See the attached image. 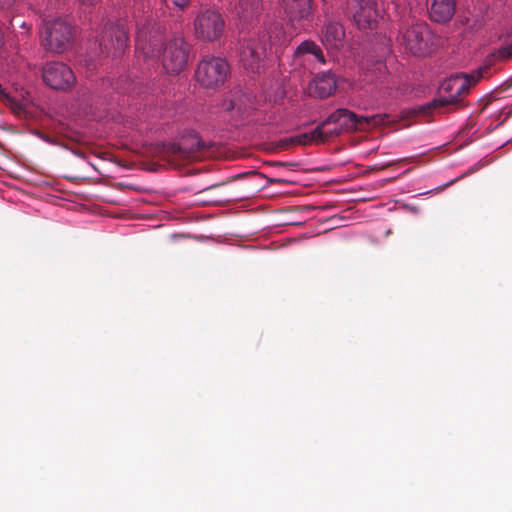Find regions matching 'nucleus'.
Returning a JSON list of instances; mask_svg holds the SVG:
<instances>
[{
    "instance_id": "nucleus-1",
    "label": "nucleus",
    "mask_w": 512,
    "mask_h": 512,
    "mask_svg": "<svg viewBox=\"0 0 512 512\" xmlns=\"http://www.w3.org/2000/svg\"><path fill=\"white\" fill-rule=\"evenodd\" d=\"M135 51L138 57L159 59L162 56L163 69L170 74H179L188 63L189 44L181 34L175 35L167 43L164 33L150 21L137 24Z\"/></svg>"
},
{
    "instance_id": "nucleus-2",
    "label": "nucleus",
    "mask_w": 512,
    "mask_h": 512,
    "mask_svg": "<svg viewBox=\"0 0 512 512\" xmlns=\"http://www.w3.org/2000/svg\"><path fill=\"white\" fill-rule=\"evenodd\" d=\"M290 42V37L279 22L266 23L257 37L245 39L240 48V61L243 67L260 74L265 68V60L273 47H284Z\"/></svg>"
},
{
    "instance_id": "nucleus-3",
    "label": "nucleus",
    "mask_w": 512,
    "mask_h": 512,
    "mask_svg": "<svg viewBox=\"0 0 512 512\" xmlns=\"http://www.w3.org/2000/svg\"><path fill=\"white\" fill-rule=\"evenodd\" d=\"M129 30L127 18L107 21L98 38L100 54L112 58L124 55L129 47Z\"/></svg>"
},
{
    "instance_id": "nucleus-4",
    "label": "nucleus",
    "mask_w": 512,
    "mask_h": 512,
    "mask_svg": "<svg viewBox=\"0 0 512 512\" xmlns=\"http://www.w3.org/2000/svg\"><path fill=\"white\" fill-rule=\"evenodd\" d=\"M483 77L482 69L471 73H456L447 77L440 85L438 97L431 102V106H446L459 102L463 94Z\"/></svg>"
},
{
    "instance_id": "nucleus-5",
    "label": "nucleus",
    "mask_w": 512,
    "mask_h": 512,
    "mask_svg": "<svg viewBox=\"0 0 512 512\" xmlns=\"http://www.w3.org/2000/svg\"><path fill=\"white\" fill-rule=\"evenodd\" d=\"M193 14V26L197 39L214 42L222 37L225 30V20L217 9L200 4Z\"/></svg>"
},
{
    "instance_id": "nucleus-6",
    "label": "nucleus",
    "mask_w": 512,
    "mask_h": 512,
    "mask_svg": "<svg viewBox=\"0 0 512 512\" xmlns=\"http://www.w3.org/2000/svg\"><path fill=\"white\" fill-rule=\"evenodd\" d=\"M435 35L425 22L412 24L400 32L399 41L414 56L428 55L435 45Z\"/></svg>"
},
{
    "instance_id": "nucleus-7",
    "label": "nucleus",
    "mask_w": 512,
    "mask_h": 512,
    "mask_svg": "<svg viewBox=\"0 0 512 512\" xmlns=\"http://www.w3.org/2000/svg\"><path fill=\"white\" fill-rule=\"evenodd\" d=\"M43 47L52 53H62L72 44L73 30L71 25L61 19L45 20L43 23Z\"/></svg>"
},
{
    "instance_id": "nucleus-8",
    "label": "nucleus",
    "mask_w": 512,
    "mask_h": 512,
    "mask_svg": "<svg viewBox=\"0 0 512 512\" xmlns=\"http://www.w3.org/2000/svg\"><path fill=\"white\" fill-rule=\"evenodd\" d=\"M230 73L226 59L217 56L204 57L197 66V81L206 88H216L224 84Z\"/></svg>"
},
{
    "instance_id": "nucleus-9",
    "label": "nucleus",
    "mask_w": 512,
    "mask_h": 512,
    "mask_svg": "<svg viewBox=\"0 0 512 512\" xmlns=\"http://www.w3.org/2000/svg\"><path fill=\"white\" fill-rule=\"evenodd\" d=\"M259 108V101L256 95L248 90L237 88L232 91L231 97L225 98L220 103V109L232 113L237 120L247 119L254 111Z\"/></svg>"
},
{
    "instance_id": "nucleus-10",
    "label": "nucleus",
    "mask_w": 512,
    "mask_h": 512,
    "mask_svg": "<svg viewBox=\"0 0 512 512\" xmlns=\"http://www.w3.org/2000/svg\"><path fill=\"white\" fill-rule=\"evenodd\" d=\"M41 73L43 82L54 90L67 91L76 81L72 69L60 61L46 62L42 66Z\"/></svg>"
},
{
    "instance_id": "nucleus-11",
    "label": "nucleus",
    "mask_w": 512,
    "mask_h": 512,
    "mask_svg": "<svg viewBox=\"0 0 512 512\" xmlns=\"http://www.w3.org/2000/svg\"><path fill=\"white\" fill-rule=\"evenodd\" d=\"M281 7L288 23L294 29H304L313 21V0H281Z\"/></svg>"
},
{
    "instance_id": "nucleus-12",
    "label": "nucleus",
    "mask_w": 512,
    "mask_h": 512,
    "mask_svg": "<svg viewBox=\"0 0 512 512\" xmlns=\"http://www.w3.org/2000/svg\"><path fill=\"white\" fill-rule=\"evenodd\" d=\"M348 11L359 29H372L379 16L375 0H349Z\"/></svg>"
},
{
    "instance_id": "nucleus-13",
    "label": "nucleus",
    "mask_w": 512,
    "mask_h": 512,
    "mask_svg": "<svg viewBox=\"0 0 512 512\" xmlns=\"http://www.w3.org/2000/svg\"><path fill=\"white\" fill-rule=\"evenodd\" d=\"M346 108H339L332 112L325 120L322 121L320 125H318L311 133H303L297 135L295 137H291V142L293 144L305 145L312 141H325L329 137V132H324L323 127L328 124H339L341 127V121L343 116L345 115Z\"/></svg>"
},
{
    "instance_id": "nucleus-14",
    "label": "nucleus",
    "mask_w": 512,
    "mask_h": 512,
    "mask_svg": "<svg viewBox=\"0 0 512 512\" xmlns=\"http://www.w3.org/2000/svg\"><path fill=\"white\" fill-rule=\"evenodd\" d=\"M345 115L342 118L341 121V128H335L332 131H329L330 136L339 135L342 131H353L356 130L358 125L362 124L363 122L367 124H375L380 125L385 123L387 116L382 114H376L372 116H358L353 111H350L349 109H345Z\"/></svg>"
},
{
    "instance_id": "nucleus-15",
    "label": "nucleus",
    "mask_w": 512,
    "mask_h": 512,
    "mask_svg": "<svg viewBox=\"0 0 512 512\" xmlns=\"http://www.w3.org/2000/svg\"><path fill=\"white\" fill-rule=\"evenodd\" d=\"M428 17L432 22L445 24L456 12V0H426Z\"/></svg>"
},
{
    "instance_id": "nucleus-16",
    "label": "nucleus",
    "mask_w": 512,
    "mask_h": 512,
    "mask_svg": "<svg viewBox=\"0 0 512 512\" xmlns=\"http://www.w3.org/2000/svg\"><path fill=\"white\" fill-rule=\"evenodd\" d=\"M294 61L304 64L306 61L311 63L325 64L326 59L321 47L312 40L301 42L294 51Z\"/></svg>"
},
{
    "instance_id": "nucleus-17",
    "label": "nucleus",
    "mask_w": 512,
    "mask_h": 512,
    "mask_svg": "<svg viewBox=\"0 0 512 512\" xmlns=\"http://www.w3.org/2000/svg\"><path fill=\"white\" fill-rule=\"evenodd\" d=\"M172 151L175 154H192L206 148V144L195 130H184L179 142L173 143Z\"/></svg>"
},
{
    "instance_id": "nucleus-18",
    "label": "nucleus",
    "mask_w": 512,
    "mask_h": 512,
    "mask_svg": "<svg viewBox=\"0 0 512 512\" xmlns=\"http://www.w3.org/2000/svg\"><path fill=\"white\" fill-rule=\"evenodd\" d=\"M234 11L244 29L261 15L262 2L261 0H237Z\"/></svg>"
},
{
    "instance_id": "nucleus-19",
    "label": "nucleus",
    "mask_w": 512,
    "mask_h": 512,
    "mask_svg": "<svg viewBox=\"0 0 512 512\" xmlns=\"http://www.w3.org/2000/svg\"><path fill=\"white\" fill-rule=\"evenodd\" d=\"M315 93L319 98L329 97L337 88L335 74L325 71L317 74L314 78Z\"/></svg>"
},
{
    "instance_id": "nucleus-20",
    "label": "nucleus",
    "mask_w": 512,
    "mask_h": 512,
    "mask_svg": "<svg viewBox=\"0 0 512 512\" xmlns=\"http://www.w3.org/2000/svg\"><path fill=\"white\" fill-rule=\"evenodd\" d=\"M345 37L343 26L339 22L330 21L325 24L322 43L327 48H338Z\"/></svg>"
},
{
    "instance_id": "nucleus-21",
    "label": "nucleus",
    "mask_w": 512,
    "mask_h": 512,
    "mask_svg": "<svg viewBox=\"0 0 512 512\" xmlns=\"http://www.w3.org/2000/svg\"><path fill=\"white\" fill-rule=\"evenodd\" d=\"M103 84H109L113 90L121 94L129 93L130 91L135 90V83L131 81L128 76H121L115 82L107 79L103 82Z\"/></svg>"
},
{
    "instance_id": "nucleus-22",
    "label": "nucleus",
    "mask_w": 512,
    "mask_h": 512,
    "mask_svg": "<svg viewBox=\"0 0 512 512\" xmlns=\"http://www.w3.org/2000/svg\"><path fill=\"white\" fill-rule=\"evenodd\" d=\"M368 71L371 73L372 81H382L388 72L386 63L382 59L373 61L368 67Z\"/></svg>"
},
{
    "instance_id": "nucleus-23",
    "label": "nucleus",
    "mask_w": 512,
    "mask_h": 512,
    "mask_svg": "<svg viewBox=\"0 0 512 512\" xmlns=\"http://www.w3.org/2000/svg\"><path fill=\"white\" fill-rule=\"evenodd\" d=\"M77 99L84 105H92L94 103L93 95L88 88L81 87L77 90Z\"/></svg>"
},
{
    "instance_id": "nucleus-24",
    "label": "nucleus",
    "mask_w": 512,
    "mask_h": 512,
    "mask_svg": "<svg viewBox=\"0 0 512 512\" xmlns=\"http://www.w3.org/2000/svg\"><path fill=\"white\" fill-rule=\"evenodd\" d=\"M192 0H172L173 5L180 11L188 8Z\"/></svg>"
},
{
    "instance_id": "nucleus-25",
    "label": "nucleus",
    "mask_w": 512,
    "mask_h": 512,
    "mask_svg": "<svg viewBox=\"0 0 512 512\" xmlns=\"http://www.w3.org/2000/svg\"><path fill=\"white\" fill-rule=\"evenodd\" d=\"M11 27L14 29L17 25L20 26L21 28H26V23L24 21H22L20 18L18 17H14L11 22Z\"/></svg>"
},
{
    "instance_id": "nucleus-26",
    "label": "nucleus",
    "mask_w": 512,
    "mask_h": 512,
    "mask_svg": "<svg viewBox=\"0 0 512 512\" xmlns=\"http://www.w3.org/2000/svg\"><path fill=\"white\" fill-rule=\"evenodd\" d=\"M15 0H0V8L1 9H9L13 6Z\"/></svg>"
},
{
    "instance_id": "nucleus-27",
    "label": "nucleus",
    "mask_w": 512,
    "mask_h": 512,
    "mask_svg": "<svg viewBox=\"0 0 512 512\" xmlns=\"http://www.w3.org/2000/svg\"><path fill=\"white\" fill-rule=\"evenodd\" d=\"M40 138L49 144H53V145L56 144V141L47 135L40 134Z\"/></svg>"
},
{
    "instance_id": "nucleus-28",
    "label": "nucleus",
    "mask_w": 512,
    "mask_h": 512,
    "mask_svg": "<svg viewBox=\"0 0 512 512\" xmlns=\"http://www.w3.org/2000/svg\"><path fill=\"white\" fill-rule=\"evenodd\" d=\"M99 0H79V2H81L82 4L84 5H94L98 2Z\"/></svg>"
},
{
    "instance_id": "nucleus-29",
    "label": "nucleus",
    "mask_w": 512,
    "mask_h": 512,
    "mask_svg": "<svg viewBox=\"0 0 512 512\" xmlns=\"http://www.w3.org/2000/svg\"><path fill=\"white\" fill-rule=\"evenodd\" d=\"M455 182V180H451L450 182H448L447 184H444L442 187H440L439 189H443L445 187H448L450 186L451 184H453Z\"/></svg>"
},
{
    "instance_id": "nucleus-30",
    "label": "nucleus",
    "mask_w": 512,
    "mask_h": 512,
    "mask_svg": "<svg viewBox=\"0 0 512 512\" xmlns=\"http://www.w3.org/2000/svg\"><path fill=\"white\" fill-rule=\"evenodd\" d=\"M389 52V49L387 47L384 48L383 55L387 54Z\"/></svg>"
},
{
    "instance_id": "nucleus-31",
    "label": "nucleus",
    "mask_w": 512,
    "mask_h": 512,
    "mask_svg": "<svg viewBox=\"0 0 512 512\" xmlns=\"http://www.w3.org/2000/svg\"><path fill=\"white\" fill-rule=\"evenodd\" d=\"M411 211H413L414 213H417V211H418V210H417V208H416V207H412V208H411Z\"/></svg>"
},
{
    "instance_id": "nucleus-32",
    "label": "nucleus",
    "mask_w": 512,
    "mask_h": 512,
    "mask_svg": "<svg viewBox=\"0 0 512 512\" xmlns=\"http://www.w3.org/2000/svg\"><path fill=\"white\" fill-rule=\"evenodd\" d=\"M432 191H433V190L426 191V192L422 193L421 195L429 194V193H431Z\"/></svg>"
}]
</instances>
